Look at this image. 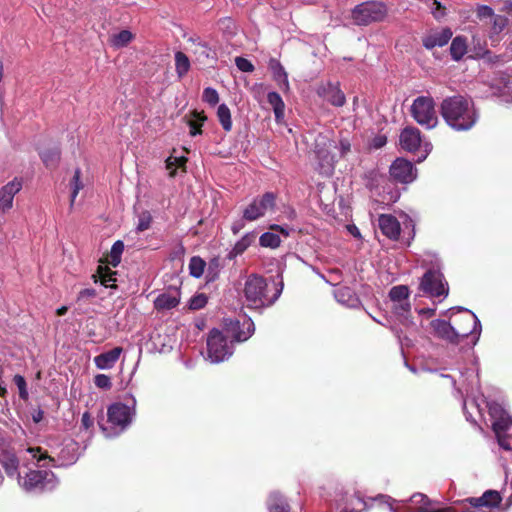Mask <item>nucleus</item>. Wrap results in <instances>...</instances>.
<instances>
[{"mask_svg":"<svg viewBox=\"0 0 512 512\" xmlns=\"http://www.w3.org/2000/svg\"><path fill=\"white\" fill-rule=\"evenodd\" d=\"M451 321L457 344L472 334L479 323L476 315L468 310L454 317Z\"/></svg>","mask_w":512,"mask_h":512,"instance_id":"obj_11","label":"nucleus"},{"mask_svg":"<svg viewBox=\"0 0 512 512\" xmlns=\"http://www.w3.org/2000/svg\"><path fill=\"white\" fill-rule=\"evenodd\" d=\"M108 422L123 431L131 422L130 408L123 403H113L107 410Z\"/></svg>","mask_w":512,"mask_h":512,"instance_id":"obj_14","label":"nucleus"},{"mask_svg":"<svg viewBox=\"0 0 512 512\" xmlns=\"http://www.w3.org/2000/svg\"><path fill=\"white\" fill-rule=\"evenodd\" d=\"M207 296L203 293L193 296L189 301V308L192 310L202 309L207 304Z\"/></svg>","mask_w":512,"mask_h":512,"instance_id":"obj_49","label":"nucleus"},{"mask_svg":"<svg viewBox=\"0 0 512 512\" xmlns=\"http://www.w3.org/2000/svg\"><path fill=\"white\" fill-rule=\"evenodd\" d=\"M421 144V132L416 127H406L400 134V145L409 152L416 151Z\"/></svg>","mask_w":512,"mask_h":512,"instance_id":"obj_20","label":"nucleus"},{"mask_svg":"<svg viewBox=\"0 0 512 512\" xmlns=\"http://www.w3.org/2000/svg\"><path fill=\"white\" fill-rule=\"evenodd\" d=\"M40 157L47 168L54 169L60 161L61 152L59 148L47 149L40 153Z\"/></svg>","mask_w":512,"mask_h":512,"instance_id":"obj_35","label":"nucleus"},{"mask_svg":"<svg viewBox=\"0 0 512 512\" xmlns=\"http://www.w3.org/2000/svg\"><path fill=\"white\" fill-rule=\"evenodd\" d=\"M267 101L272 106L275 119L280 122L284 118L285 103L281 96L277 92H269L267 95Z\"/></svg>","mask_w":512,"mask_h":512,"instance_id":"obj_31","label":"nucleus"},{"mask_svg":"<svg viewBox=\"0 0 512 512\" xmlns=\"http://www.w3.org/2000/svg\"><path fill=\"white\" fill-rule=\"evenodd\" d=\"M452 36L453 33L450 28H442L439 31H431L429 34L424 36L422 38V44L426 49L432 50L435 47L445 46Z\"/></svg>","mask_w":512,"mask_h":512,"instance_id":"obj_18","label":"nucleus"},{"mask_svg":"<svg viewBox=\"0 0 512 512\" xmlns=\"http://www.w3.org/2000/svg\"><path fill=\"white\" fill-rule=\"evenodd\" d=\"M255 236L251 233H248L244 235L236 244L234 247L229 251L227 258L229 260L235 259L237 256L243 254L248 247L251 246V244L254 242Z\"/></svg>","mask_w":512,"mask_h":512,"instance_id":"obj_30","label":"nucleus"},{"mask_svg":"<svg viewBox=\"0 0 512 512\" xmlns=\"http://www.w3.org/2000/svg\"><path fill=\"white\" fill-rule=\"evenodd\" d=\"M187 43L191 44V52L195 57V60L200 64L214 63L217 60V53L213 50L209 44L202 41L200 37H190Z\"/></svg>","mask_w":512,"mask_h":512,"instance_id":"obj_12","label":"nucleus"},{"mask_svg":"<svg viewBox=\"0 0 512 512\" xmlns=\"http://www.w3.org/2000/svg\"><path fill=\"white\" fill-rule=\"evenodd\" d=\"M317 94L335 107H342L346 103V97L340 89L339 82L321 83L317 87Z\"/></svg>","mask_w":512,"mask_h":512,"instance_id":"obj_13","label":"nucleus"},{"mask_svg":"<svg viewBox=\"0 0 512 512\" xmlns=\"http://www.w3.org/2000/svg\"><path fill=\"white\" fill-rule=\"evenodd\" d=\"M207 354L213 363L228 359L233 354V344L219 329H212L207 337Z\"/></svg>","mask_w":512,"mask_h":512,"instance_id":"obj_4","label":"nucleus"},{"mask_svg":"<svg viewBox=\"0 0 512 512\" xmlns=\"http://www.w3.org/2000/svg\"><path fill=\"white\" fill-rule=\"evenodd\" d=\"M94 384L96 387L109 390L112 387L111 378L105 374H97L94 377Z\"/></svg>","mask_w":512,"mask_h":512,"instance_id":"obj_51","label":"nucleus"},{"mask_svg":"<svg viewBox=\"0 0 512 512\" xmlns=\"http://www.w3.org/2000/svg\"><path fill=\"white\" fill-rule=\"evenodd\" d=\"M277 194L274 192H265L253 201L243 210V219L255 221L266 215L267 212L274 211L276 207Z\"/></svg>","mask_w":512,"mask_h":512,"instance_id":"obj_8","label":"nucleus"},{"mask_svg":"<svg viewBox=\"0 0 512 512\" xmlns=\"http://www.w3.org/2000/svg\"><path fill=\"white\" fill-rule=\"evenodd\" d=\"M116 271L111 270L107 264L99 265L97 267L96 273L92 276L94 282H100L106 288H116Z\"/></svg>","mask_w":512,"mask_h":512,"instance_id":"obj_25","label":"nucleus"},{"mask_svg":"<svg viewBox=\"0 0 512 512\" xmlns=\"http://www.w3.org/2000/svg\"><path fill=\"white\" fill-rule=\"evenodd\" d=\"M495 15L494 10L488 5H478L476 7V16L480 21L491 20Z\"/></svg>","mask_w":512,"mask_h":512,"instance_id":"obj_47","label":"nucleus"},{"mask_svg":"<svg viewBox=\"0 0 512 512\" xmlns=\"http://www.w3.org/2000/svg\"><path fill=\"white\" fill-rule=\"evenodd\" d=\"M391 178L399 183H410L415 179V169L412 162L397 158L390 166Z\"/></svg>","mask_w":512,"mask_h":512,"instance_id":"obj_15","label":"nucleus"},{"mask_svg":"<svg viewBox=\"0 0 512 512\" xmlns=\"http://www.w3.org/2000/svg\"><path fill=\"white\" fill-rule=\"evenodd\" d=\"M498 444L501 448H503L506 451H511V440L509 436H507L505 433L496 435Z\"/></svg>","mask_w":512,"mask_h":512,"instance_id":"obj_55","label":"nucleus"},{"mask_svg":"<svg viewBox=\"0 0 512 512\" xmlns=\"http://www.w3.org/2000/svg\"><path fill=\"white\" fill-rule=\"evenodd\" d=\"M202 99L210 106H215L219 102V94L216 89L207 87L203 91Z\"/></svg>","mask_w":512,"mask_h":512,"instance_id":"obj_46","label":"nucleus"},{"mask_svg":"<svg viewBox=\"0 0 512 512\" xmlns=\"http://www.w3.org/2000/svg\"><path fill=\"white\" fill-rule=\"evenodd\" d=\"M506 414L505 410L499 404L493 403L489 405V415L493 420Z\"/></svg>","mask_w":512,"mask_h":512,"instance_id":"obj_54","label":"nucleus"},{"mask_svg":"<svg viewBox=\"0 0 512 512\" xmlns=\"http://www.w3.org/2000/svg\"><path fill=\"white\" fill-rule=\"evenodd\" d=\"M421 512H457V510L452 506H448V507L434 509V510L422 509Z\"/></svg>","mask_w":512,"mask_h":512,"instance_id":"obj_60","label":"nucleus"},{"mask_svg":"<svg viewBox=\"0 0 512 512\" xmlns=\"http://www.w3.org/2000/svg\"><path fill=\"white\" fill-rule=\"evenodd\" d=\"M378 226L381 232L391 240H398L401 226L397 218L390 214H381L378 218Z\"/></svg>","mask_w":512,"mask_h":512,"instance_id":"obj_19","label":"nucleus"},{"mask_svg":"<svg viewBox=\"0 0 512 512\" xmlns=\"http://www.w3.org/2000/svg\"><path fill=\"white\" fill-rule=\"evenodd\" d=\"M389 297L393 302L408 300L409 288L405 285H398L391 288Z\"/></svg>","mask_w":512,"mask_h":512,"instance_id":"obj_43","label":"nucleus"},{"mask_svg":"<svg viewBox=\"0 0 512 512\" xmlns=\"http://www.w3.org/2000/svg\"><path fill=\"white\" fill-rule=\"evenodd\" d=\"M386 142H387L386 136L379 135L373 139L372 145H373V148L379 149V148H382L386 144Z\"/></svg>","mask_w":512,"mask_h":512,"instance_id":"obj_58","label":"nucleus"},{"mask_svg":"<svg viewBox=\"0 0 512 512\" xmlns=\"http://www.w3.org/2000/svg\"><path fill=\"white\" fill-rule=\"evenodd\" d=\"M192 119H189L187 121L188 126L190 127V135L192 137L202 134V126L204 122L207 120L206 115L204 114V111H197L193 110L191 112Z\"/></svg>","mask_w":512,"mask_h":512,"instance_id":"obj_32","label":"nucleus"},{"mask_svg":"<svg viewBox=\"0 0 512 512\" xmlns=\"http://www.w3.org/2000/svg\"><path fill=\"white\" fill-rule=\"evenodd\" d=\"M46 459H48L50 462H54V461H55V460H54V458H53V457H51V456L47 453V451H42V452L40 453V455L37 457V462L39 463V462H41V461H43V460H46Z\"/></svg>","mask_w":512,"mask_h":512,"instance_id":"obj_63","label":"nucleus"},{"mask_svg":"<svg viewBox=\"0 0 512 512\" xmlns=\"http://www.w3.org/2000/svg\"><path fill=\"white\" fill-rule=\"evenodd\" d=\"M386 15V8L379 2H363L352 10V19L357 25H369L381 21Z\"/></svg>","mask_w":512,"mask_h":512,"instance_id":"obj_7","label":"nucleus"},{"mask_svg":"<svg viewBox=\"0 0 512 512\" xmlns=\"http://www.w3.org/2000/svg\"><path fill=\"white\" fill-rule=\"evenodd\" d=\"M419 290L432 298H444L448 295L449 287L441 271L430 268L421 277Z\"/></svg>","mask_w":512,"mask_h":512,"instance_id":"obj_5","label":"nucleus"},{"mask_svg":"<svg viewBox=\"0 0 512 512\" xmlns=\"http://www.w3.org/2000/svg\"><path fill=\"white\" fill-rule=\"evenodd\" d=\"M12 441L0 434V453L13 449Z\"/></svg>","mask_w":512,"mask_h":512,"instance_id":"obj_56","label":"nucleus"},{"mask_svg":"<svg viewBox=\"0 0 512 512\" xmlns=\"http://www.w3.org/2000/svg\"><path fill=\"white\" fill-rule=\"evenodd\" d=\"M187 158L185 156L180 157H173L172 155L169 156L166 161V169L169 170V176L174 177L176 175V169L175 167H185Z\"/></svg>","mask_w":512,"mask_h":512,"instance_id":"obj_41","label":"nucleus"},{"mask_svg":"<svg viewBox=\"0 0 512 512\" xmlns=\"http://www.w3.org/2000/svg\"><path fill=\"white\" fill-rule=\"evenodd\" d=\"M152 223V216L149 211H144L139 215L137 231L143 232L150 228Z\"/></svg>","mask_w":512,"mask_h":512,"instance_id":"obj_48","label":"nucleus"},{"mask_svg":"<svg viewBox=\"0 0 512 512\" xmlns=\"http://www.w3.org/2000/svg\"><path fill=\"white\" fill-rule=\"evenodd\" d=\"M97 297V292L93 288L82 289L76 298V303L81 305L90 304Z\"/></svg>","mask_w":512,"mask_h":512,"instance_id":"obj_44","label":"nucleus"},{"mask_svg":"<svg viewBox=\"0 0 512 512\" xmlns=\"http://www.w3.org/2000/svg\"><path fill=\"white\" fill-rule=\"evenodd\" d=\"M512 425V421L508 414L496 418L492 422V429L496 435L505 433L510 426Z\"/></svg>","mask_w":512,"mask_h":512,"instance_id":"obj_40","label":"nucleus"},{"mask_svg":"<svg viewBox=\"0 0 512 512\" xmlns=\"http://www.w3.org/2000/svg\"><path fill=\"white\" fill-rule=\"evenodd\" d=\"M235 64L237 68L242 72H253L254 65L248 59L244 57H236Z\"/></svg>","mask_w":512,"mask_h":512,"instance_id":"obj_52","label":"nucleus"},{"mask_svg":"<svg viewBox=\"0 0 512 512\" xmlns=\"http://www.w3.org/2000/svg\"><path fill=\"white\" fill-rule=\"evenodd\" d=\"M431 327L434 334L450 343L457 344L456 338L453 332L452 321L446 322L445 320L436 319L431 322Z\"/></svg>","mask_w":512,"mask_h":512,"instance_id":"obj_24","label":"nucleus"},{"mask_svg":"<svg viewBox=\"0 0 512 512\" xmlns=\"http://www.w3.org/2000/svg\"><path fill=\"white\" fill-rule=\"evenodd\" d=\"M394 303L395 304H394L393 310L399 316H405V314H407L411 309V305L408 302V300H404L401 302H394Z\"/></svg>","mask_w":512,"mask_h":512,"instance_id":"obj_53","label":"nucleus"},{"mask_svg":"<svg viewBox=\"0 0 512 512\" xmlns=\"http://www.w3.org/2000/svg\"><path fill=\"white\" fill-rule=\"evenodd\" d=\"M13 381L15 385L18 387L20 398L26 400L28 398V391L25 378L17 374L14 376Z\"/></svg>","mask_w":512,"mask_h":512,"instance_id":"obj_50","label":"nucleus"},{"mask_svg":"<svg viewBox=\"0 0 512 512\" xmlns=\"http://www.w3.org/2000/svg\"><path fill=\"white\" fill-rule=\"evenodd\" d=\"M419 314L427 315L428 317H431L435 314V309L432 308H422L419 310Z\"/></svg>","mask_w":512,"mask_h":512,"instance_id":"obj_64","label":"nucleus"},{"mask_svg":"<svg viewBox=\"0 0 512 512\" xmlns=\"http://www.w3.org/2000/svg\"><path fill=\"white\" fill-rule=\"evenodd\" d=\"M502 497L496 490H487L480 497H469L462 501V504L469 503L471 507L481 508H497L501 504Z\"/></svg>","mask_w":512,"mask_h":512,"instance_id":"obj_16","label":"nucleus"},{"mask_svg":"<svg viewBox=\"0 0 512 512\" xmlns=\"http://www.w3.org/2000/svg\"><path fill=\"white\" fill-rule=\"evenodd\" d=\"M44 412L41 409L35 410L32 414V419L35 423H39L43 420Z\"/></svg>","mask_w":512,"mask_h":512,"instance_id":"obj_61","label":"nucleus"},{"mask_svg":"<svg viewBox=\"0 0 512 512\" xmlns=\"http://www.w3.org/2000/svg\"><path fill=\"white\" fill-rule=\"evenodd\" d=\"M80 176H81V171L80 169H76L75 172H74V175H73V178L71 180V201H70V205L73 206L74 204V201L79 193V191L82 189L83 185L80 181Z\"/></svg>","mask_w":512,"mask_h":512,"instance_id":"obj_45","label":"nucleus"},{"mask_svg":"<svg viewBox=\"0 0 512 512\" xmlns=\"http://www.w3.org/2000/svg\"><path fill=\"white\" fill-rule=\"evenodd\" d=\"M124 251V243L121 240H117L113 243L109 254L105 257V259H101L100 262L102 264H108L112 267H117L121 262V256Z\"/></svg>","mask_w":512,"mask_h":512,"instance_id":"obj_29","label":"nucleus"},{"mask_svg":"<svg viewBox=\"0 0 512 512\" xmlns=\"http://www.w3.org/2000/svg\"><path fill=\"white\" fill-rule=\"evenodd\" d=\"M282 292V286L278 288L274 284V293L269 294V286L263 276L251 274L244 284V297L250 308L260 309L273 305Z\"/></svg>","mask_w":512,"mask_h":512,"instance_id":"obj_2","label":"nucleus"},{"mask_svg":"<svg viewBox=\"0 0 512 512\" xmlns=\"http://www.w3.org/2000/svg\"><path fill=\"white\" fill-rule=\"evenodd\" d=\"M0 464L8 477L13 478L19 474L20 460L16 454L15 448L0 453Z\"/></svg>","mask_w":512,"mask_h":512,"instance_id":"obj_22","label":"nucleus"},{"mask_svg":"<svg viewBox=\"0 0 512 512\" xmlns=\"http://www.w3.org/2000/svg\"><path fill=\"white\" fill-rule=\"evenodd\" d=\"M440 114L446 124L456 131L470 130L479 118L474 101L460 94L443 99Z\"/></svg>","mask_w":512,"mask_h":512,"instance_id":"obj_1","label":"nucleus"},{"mask_svg":"<svg viewBox=\"0 0 512 512\" xmlns=\"http://www.w3.org/2000/svg\"><path fill=\"white\" fill-rule=\"evenodd\" d=\"M490 24H491V27L489 30L488 37L492 41V43H498L499 35L508 26L509 19L505 15L496 14L490 20Z\"/></svg>","mask_w":512,"mask_h":512,"instance_id":"obj_27","label":"nucleus"},{"mask_svg":"<svg viewBox=\"0 0 512 512\" xmlns=\"http://www.w3.org/2000/svg\"><path fill=\"white\" fill-rule=\"evenodd\" d=\"M180 303V291L177 288L170 289L156 297L154 307L158 311L170 310Z\"/></svg>","mask_w":512,"mask_h":512,"instance_id":"obj_21","label":"nucleus"},{"mask_svg":"<svg viewBox=\"0 0 512 512\" xmlns=\"http://www.w3.org/2000/svg\"><path fill=\"white\" fill-rule=\"evenodd\" d=\"M268 67L273 74V79L277 82L280 88L284 90L289 89L288 74L279 60L271 58Z\"/></svg>","mask_w":512,"mask_h":512,"instance_id":"obj_26","label":"nucleus"},{"mask_svg":"<svg viewBox=\"0 0 512 512\" xmlns=\"http://www.w3.org/2000/svg\"><path fill=\"white\" fill-rule=\"evenodd\" d=\"M314 153L318 160V171L323 175H331L335 168V157L331 153L334 147L333 142L324 136H318L315 139Z\"/></svg>","mask_w":512,"mask_h":512,"instance_id":"obj_9","label":"nucleus"},{"mask_svg":"<svg viewBox=\"0 0 512 512\" xmlns=\"http://www.w3.org/2000/svg\"><path fill=\"white\" fill-rule=\"evenodd\" d=\"M123 349L115 347L110 351L101 353L94 358V363L99 369H111L118 361Z\"/></svg>","mask_w":512,"mask_h":512,"instance_id":"obj_23","label":"nucleus"},{"mask_svg":"<svg viewBox=\"0 0 512 512\" xmlns=\"http://www.w3.org/2000/svg\"><path fill=\"white\" fill-rule=\"evenodd\" d=\"M93 418L89 412H84L81 418V425L85 430L90 429L93 426Z\"/></svg>","mask_w":512,"mask_h":512,"instance_id":"obj_57","label":"nucleus"},{"mask_svg":"<svg viewBox=\"0 0 512 512\" xmlns=\"http://www.w3.org/2000/svg\"><path fill=\"white\" fill-rule=\"evenodd\" d=\"M259 243L262 247L277 248L281 243V239L278 234L265 232L260 236Z\"/></svg>","mask_w":512,"mask_h":512,"instance_id":"obj_42","label":"nucleus"},{"mask_svg":"<svg viewBox=\"0 0 512 512\" xmlns=\"http://www.w3.org/2000/svg\"><path fill=\"white\" fill-rule=\"evenodd\" d=\"M223 334L227 339H230V343L244 342L248 340L255 332V325L251 318L245 319L240 322L237 319L224 318L222 323Z\"/></svg>","mask_w":512,"mask_h":512,"instance_id":"obj_6","label":"nucleus"},{"mask_svg":"<svg viewBox=\"0 0 512 512\" xmlns=\"http://www.w3.org/2000/svg\"><path fill=\"white\" fill-rule=\"evenodd\" d=\"M467 52V41L465 37L457 36L450 45V54L453 60L459 61Z\"/></svg>","mask_w":512,"mask_h":512,"instance_id":"obj_33","label":"nucleus"},{"mask_svg":"<svg viewBox=\"0 0 512 512\" xmlns=\"http://www.w3.org/2000/svg\"><path fill=\"white\" fill-rule=\"evenodd\" d=\"M16 477L18 484L25 491L30 492L36 489L43 490L54 474L46 470H30L24 477H21L20 473Z\"/></svg>","mask_w":512,"mask_h":512,"instance_id":"obj_10","label":"nucleus"},{"mask_svg":"<svg viewBox=\"0 0 512 512\" xmlns=\"http://www.w3.org/2000/svg\"><path fill=\"white\" fill-rule=\"evenodd\" d=\"M351 150V145L349 141L342 140L340 141V152L342 156H345Z\"/></svg>","mask_w":512,"mask_h":512,"instance_id":"obj_59","label":"nucleus"},{"mask_svg":"<svg viewBox=\"0 0 512 512\" xmlns=\"http://www.w3.org/2000/svg\"><path fill=\"white\" fill-rule=\"evenodd\" d=\"M413 119L426 129L434 128L438 123L434 99L430 96H419L411 106Z\"/></svg>","mask_w":512,"mask_h":512,"instance_id":"obj_3","label":"nucleus"},{"mask_svg":"<svg viewBox=\"0 0 512 512\" xmlns=\"http://www.w3.org/2000/svg\"><path fill=\"white\" fill-rule=\"evenodd\" d=\"M133 39V34L128 30H122L117 34H114L110 43L115 48H121L127 46Z\"/></svg>","mask_w":512,"mask_h":512,"instance_id":"obj_38","label":"nucleus"},{"mask_svg":"<svg viewBox=\"0 0 512 512\" xmlns=\"http://www.w3.org/2000/svg\"><path fill=\"white\" fill-rule=\"evenodd\" d=\"M221 262L219 257L212 258L207 266L206 279L207 282H213L219 277Z\"/></svg>","mask_w":512,"mask_h":512,"instance_id":"obj_39","label":"nucleus"},{"mask_svg":"<svg viewBox=\"0 0 512 512\" xmlns=\"http://www.w3.org/2000/svg\"><path fill=\"white\" fill-rule=\"evenodd\" d=\"M217 117L222 128L229 132L232 129L231 112L226 104H221L217 110Z\"/></svg>","mask_w":512,"mask_h":512,"instance_id":"obj_36","label":"nucleus"},{"mask_svg":"<svg viewBox=\"0 0 512 512\" xmlns=\"http://www.w3.org/2000/svg\"><path fill=\"white\" fill-rule=\"evenodd\" d=\"M269 512H290L287 499L280 492H272L267 499Z\"/></svg>","mask_w":512,"mask_h":512,"instance_id":"obj_28","label":"nucleus"},{"mask_svg":"<svg viewBox=\"0 0 512 512\" xmlns=\"http://www.w3.org/2000/svg\"><path fill=\"white\" fill-rule=\"evenodd\" d=\"M188 267L192 277L200 278L204 274L206 262L200 256H193Z\"/></svg>","mask_w":512,"mask_h":512,"instance_id":"obj_37","label":"nucleus"},{"mask_svg":"<svg viewBox=\"0 0 512 512\" xmlns=\"http://www.w3.org/2000/svg\"><path fill=\"white\" fill-rule=\"evenodd\" d=\"M22 188V179L14 178L0 189V211L6 212L13 206L14 196Z\"/></svg>","mask_w":512,"mask_h":512,"instance_id":"obj_17","label":"nucleus"},{"mask_svg":"<svg viewBox=\"0 0 512 512\" xmlns=\"http://www.w3.org/2000/svg\"><path fill=\"white\" fill-rule=\"evenodd\" d=\"M190 67V60L187 55L182 51H177L175 53V71L177 76L180 79L183 78L189 72Z\"/></svg>","mask_w":512,"mask_h":512,"instance_id":"obj_34","label":"nucleus"},{"mask_svg":"<svg viewBox=\"0 0 512 512\" xmlns=\"http://www.w3.org/2000/svg\"><path fill=\"white\" fill-rule=\"evenodd\" d=\"M42 448L41 447H28L27 448V452L30 453L32 455L33 458L37 459L38 457V454L40 455V453L42 452Z\"/></svg>","mask_w":512,"mask_h":512,"instance_id":"obj_62","label":"nucleus"}]
</instances>
